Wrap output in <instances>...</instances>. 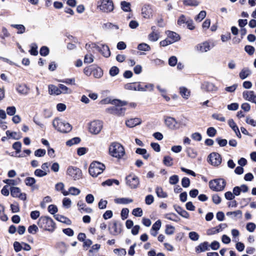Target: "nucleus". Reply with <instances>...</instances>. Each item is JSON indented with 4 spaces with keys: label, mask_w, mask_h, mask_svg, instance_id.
<instances>
[{
    "label": "nucleus",
    "mask_w": 256,
    "mask_h": 256,
    "mask_svg": "<svg viewBox=\"0 0 256 256\" xmlns=\"http://www.w3.org/2000/svg\"><path fill=\"white\" fill-rule=\"evenodd\" d=\"M183 4L186 6H196L199 4L196 0H183Z\"/></svg>",
    "instance_id": "obj_33"
},
{
    "label": "nucleus",
    "mask_w": 256,
    "mask_h": 256,
    "mask_svg": "<svg viewBox=\"0 0 256 256\" xmlns=\"http://www.w3.org/2000/svg\"><path fill=\"white\" fill-rule=\"evenodd\" d=\"M156 192L158 198H166L168 196L167 194L164 192L160 187H158L156 188Z\"/></svg>",
    "instance_id": "obj_31"
},
{
    "label": "nucleus",
    "mask_w": 256,
    "mask_h": 256,
    "mask_svg": "<svg viewBox=\"0 0 256 256\" xmlns=\"http://www.w3.org/2000/svg\"><path fill=\"white\" fill-rule=\"evenodd\" d=\"M106 168L105 166L98 162H93L91 163L88 172L93 177H96L102 174Z\"/></svg>",
    "instance_id": "obj_5"
},
{
    "label": "nucleus",
    "mask_w": 256,
    "mask_h": 256,
    "mask_svg": "<svg viewBox=\"0 0 256 256\" xmlns=\"http://www.w3.org/2000/svg\"><path fill=\"white\" fill-rule=\"evenodd\" d=\"M159 38V34L154 31L150 32L148 36V40L152 42L157 41L158 40Z\"/></svg>",
    "instance_id": "obj_34"
},
{
    "label": "nucleus",
    "mask_w": 256,
    "mask_h": 256,
    "mask_svg": "<svg viewBox=\"0 0 256 256\" xmlns=\"http://www.w3.org/2000/svg\"><path fill=\"white\" fill-rule=\"evenodd\" d=\"M40 53L42 56H46L49 54V49L48 47L43 46L41 48Z\"/></svg>",
    "instance_id": "obj_60"
},
{
    "label": "nucleus",
    "mask_w": 256,
    "mask_h": 256,
    "mask_svg": "<svg viewBox=\"0 0 256 256\" xmlns=\"http://www.w3.org/2000/svg\"><path fill=\"white\" fill-rule=\"evenodd\" d=\"M119 68L117 66H113L110 70V74L112 76H114L119 73Z\"/></svg>",
    "instance_id": "obj_51"
},
{
    "label": "nucleus",
    "mask_w": 256,
    "mask_h": 256,
    "mask_svg": "<svg viewBox=\"0 0 256 256\" xmlns=\"http://www.w3.org/2000/svg\"><path fill=\"white\" fill-rule=\"evenodd\" d=\"M22 144L20 142H15L12 144V148L16 150V152L19 153L21 150Z\"/></svg>",
    "instance_id": "obj_58"
},
{
    "label": "nucleus",
    "mask_w": 256,
    "mask_h": 256,
    "mask_svg": "<svg viewBox=\"0 0 256 256\" xmlns=\"http://www.w3.org/2000/svg\"><path fill=\"white\" fill-rule=\"evenodd\" d=\"M142 120L138 118H131L126 121V124L129 128H134L141 124Z\"/></svg>",
    "instance_id": "obj_20"
},
{
    "label": "nucleus",
    "mask_w": 256,
    "mask_h": 256,
    "mask_svg": "<svg viewBox=\"0 0 256 256\" xmlns=\"http://www.w3.org/2000/svg\"><path fill=\"white\" fill-rule=\"evenodd\" d=\"M58 86L60 88V92H61V94H71L72 92L70 88L62 84H60Z\"/></svg>",
    "instance_id": "obj_38"
},
{
    "label": "nucleus",
    "mask_w": 256,
    "mask_h": 256,
    "mask_svg": "<svg viewBox=\"0 0 256 256\" xmlns=\"http://www.w3.org/2000/svg\"><path fill=\"white\" fill-rule=\"evenodd\" d=\"M48 92L50 94L59 95L61 94L60 88H58L54 85H50L48 86Z\"/></svg>",
    "instance_id": "obj_29"
},
{
    "label": "nucleus",
    "mask_w": 256,
    "mask_h": 256,
    "mask_svg": "<svg viewBox=\"0 0 256 256\" xmlns=\"http://www.w3.org/2000/svg\"><path fill=\"white\" fill-rule=\"evenodd\" d=\"M34 175L38 177H43L47 175V172L42 170V169H36L34 171Z\"/></svg>",
    "instance_id": "obj_52"
},
{
    "label": "nucleus",
    "mask_w": 256,
    "mask_h": 256,
    "mask_svg": "<svg viewBox=\"0 0 256 256\" xmlns=\"http://www.w3.org/2000/svg\"><path fill=\"white\" fill-rule=\"evenodd\" d=\"M204 88L208 92H216L218 90V88L214 84L210 82H206L203 84Z\"/></svg>",
    "instance_id": "obj_26"
},
{
    "label": "nucleus",
    "mask_w": 256,
    "mask_h": 256,
    "mask_svg": "<svg viewBox=\"0 0 256 256\" xmlns=\"http://www.w3.org/2000/svg\"><path fill=\"white\" fill-rule=\"evenodd\" d=\"M216 134V130L213 127H210L208 128L206 134L210 137H214Z\"/></svg>",
    "instance_id": "obj_53"
},
{
    "label": "nucleus",
    "mask_w": 256,
    "mask_h": 256,
    "mask_svg": "<svg viewBox=\"0 0 256 256\" xmlns=\"http://www.w3.org/2000/svg\"><path fill=\"white\" fill-rule=\"evenodd\" d=\"M165 218L169 220H173L174 222H178L180 220V219L178 218V216H176V214L172 213L166 214Z\"/></svg>",
    "instance_id": "obj_48"
},
{
    "label": "nucleus",
    "mask_w": 256,
    "mask_h": 256,
    "mask_svg": "<svg viewBox=\"0 0 256 256\" xmlns=\"http://www.w3.org/2000/svg\"><path fill=\"white\" fill-rule=\"evenodd\" d=\"M210 245L208 242H204L200 243L198 246L196 247V252L197 253H200L202 252H204L206 250H210Z\"/></svg>",
    "instance_id": "obj_19"
},
{
    "label": "nucleus",
    "mask_w": 256,
    "mask_h": 256,
    "mask_svg": "<svg viewBox=\"0 0 256 256\" xmlns=\"http://www.w3.org/2000/svg\"><path fill=\"white\" fill-rule=\"evenodd\" d=\"M80 193V190L76 187L71 186L69 188L68 190L64 192V196H66L69 194L72 196H78Z\"/></svg>",
    "instance_id": "obj_22"
},
{
    "label": "nucleus",
    "mask_w": 256,
    "mask_h": 256,
    "mask_svg": "<svg viewBox=\"0 0 256 256\" xmlns=\"http://www.w3.org/2000/svg\"><path fill=\"white\" fill-rule=\"evenodd\" d=\"M174 227L171 225H166L165 230V233L168 235H172L174 234Z\"/></svg>",
    "instance_id": "obj_50"
},
{
    "label": "nucleus",
    "mask_w": 256,
    "mask_h": 256,
    "mask_svg": "<svg viewBox=\"0 0 256 256\" xmlns=\"http://www.w3.org/2000/svg\"><path fill=\"white\" fill-rule=\"evenodd\" d=\"M136 152L142 155L143 158L146 160H147L150 157V154H147V151L144 148H138L136 150Z\"/></svg>",
    "instance_id": "obj_32"
},
{
    "label": "nucleus",
    "mask_w": 256,
    "mask_h": 256,
    "mask_svg": "<svg viewBox=\"0 0 256 256\" xmlns=\"http://www.w3.org/2000/svg\"><path fill=\"white\" fill-rule=\"evenodd\" d=\"M94 56L92 54H87L84 56V62L90 64L93 62Z\"/></svg>",
    "instance_id": "obj_59"
},
{
    "label": "nucleus",
    "mask_w": 256,
    "mask_h": 256,
    "mask_svg": "<svg viewBox=\"0 0 256 256\" xmlns=\"http://www.w3.org/2000/svg\"><path fill=\"white\" fill-rule=\"evenodd\" d=\"M46 153V151L44 149H38L34 152V155L36 156H44Z\"/></svg>",
    "instance_id": "obj_63"
},
{
    "label": "nucleus",
    "mask_w": 256,
    "mask_h": 256,
    "mask_svg": "<svg viewBox=\"0 0 256 256\" xmlns=\"http://www.w3.org/2000/svg\"><path fill=\"white\" fill-rule=\"evenodd\" d=\"M38 224L40 228L50 232H52L55 228L53 220L46 216H41L38 220Z\"/></svg>",
    "instance_id": "obj_4"
},
{
    "label": "nucleus",
    "mask_w": 256,
    "mask_h": 256,
    "mask_svg": "<svg viewBox=\"0 0 256 256\" xmlns=\"http://www.w3.org/2000/svg\"><path fill=\"white\" fill-rule=\"evenodd\" d=\"M6 134L8 136L15 140H18L20 138V136L16 132H11L10 130H7L6 132Z\"/></svg>",
    "instance_id": "obj_47"
},
{
    "label": "nucleus",
    "mask_w": 256,
    "mask_h": 256,
    "mask_svg": "<svg viewBox=\"0 0 256 256\" xmlns=\"http://www.w3.org/2000/svg\"><path fill=\"white\" fill-rule=\"evenodd\" d=\"M66 174L74 180H80L82 177V170L79 168L72 166L67 168Z\"/></svg>",
    "instance_id": "obj_9"
},
{
    "label": "nucleus",
    "mask_w": 256,
    "mask_h": 256,
    "mask_svg": "<svg viewBox=\"0 0 256 256\" xmlns=\"http://www.w3.org/2000/svg\"><path fill=\"white\" fill-rule=\"evenodd\" d=\"M54 218L58 221L62 223L66 224H70L71 221L68 218L60 214L55 215Z\"/></svg>",
    "instance_id": "obj_27"
},
{
    "label": "nucleus",
    "mask_w": 256,
    "mask_h": 256,
    "mask_svg": "<svg viewBox=\"0 0 256 256\" xmlns=\"http://www.w3.org/2000/svg\"><path fill=\"white\" fill-rule=\"evenodd\" d=\"M110 154L113 157L121 158L125 154L124 149L120 144L112 142L109 147Z\"/></svg>",
    "instance_id": "obj_2"
},
{
    "label": "nucleus",
    "mask_w": 256,
    "mask_h": 256,
    "mask_svg": "<svg viewBox=\"0 0 256 256\" xmlns=\"http://www.w3.org/2000/svg\"><path fill=\"white\" fill-rule=\"evenodd\" d=\"M180 92L182 96L185 99H188L190 96V91L185 87H180Z\"/></svg>",
    "instance_id": "obj_30"
},
{
    "label": "nucleus",
    "mask_w": 256,
    "mask_h": 256,
    "mask_svg": "<svg viewBox=\"0 0 256 256\" xmlns=\"http://www.w3.org/2000/svg\"><path fill=\"white\" fill-rule=\"evenodd\" d=\"M52 125L58 131L63 133L68 132L72 129L70 124L59 118H56L54 120Z\"/></svg>",
    "instance_id": "obj_3"
},
{
    "label": "nucleus",
    "mask_w": 256,
    "mask_h": 256,
    "mask_svg": "<svg viewBox=\"0 0 256 256\" xmlns=\"http://www.w3.org/2000/svg\"><path fill=\"white\" fill-rule=\"evenodd\" d=\"M11 26L16 28L18 30V34H22L25 32L26 28L25 26L22 24H12Z\"/></svg>",
    "instance_id": "obj_35"
},
{
    "label": "nucleus",
    "mask_w": 256,
    "mask_h": 256,
    "mask_svg": "<svg viewBox=\"0 0 256 256\" xmlns=\"http://www.w3.org/2000/svg\"><path fill=\"white\" fill-rule=\"evenodd\" d=\"M108 230L110 234L117 236L122 232L121 225L116 221L114 220L109 224Z\"/></svg>",
    "instance_id": "obj_11"
},
{
    "label": "nucleus",
    "mask_w": 256,
    "mask_h": 256,
    "mask_svg": "<svg viewBox=\"0 0 256 256\" xmlns=\"http://www.w3.org/2000/svg\"><path fill=\"white\" fill-rule=\"evenodd\" d=\"M36 182V180L34 178L28 177L26 178L25 183L26 186H32Z\"/></svg>",
    "instance_id": "obj_61"
},
{
    "label": "nucleus",
    "mask_w": 256,
    "mask_h": 256,
    "mask_svg": "<svg viewBox=\"0 0 256 256\" xmlns=\"http://www.w3.org/2000/svg\"><path fill=\"white\" fill-rule=\"evenodd\" d=\"M6 114L10 116H14L16 112V108L14 106H8L6 110Z\"/></svg>",
    "instance_id": "obj_49"
},
{
    "label": "nucleus",
    "mask_w": 256,
    "mask_h": 256,
    "mask_svg": "<svg viewBox=\"0 0 256 256\" xmlns=\"http://www.w3.org/2000/svg\"><path fill=\"white\" fill-rule=\"evenodd\" d=\"M206 12L204 10H202L195 17L194 19L196 21L200 22L206 17Z\"/></svg>",
    "instance_id": "obj_45"
},
{
    "label": "nucleus",
    "mask_w": 256,
    "mask_h": 256,
    "mask_svg": "<svg viewBox=\"0 0 256 256\" xmlns=\"http://www.w3.org/2000/svg\"><path fill=\"white\" fill-rule=\"evenodd\" d=\"M179 178L177 175H173L170 178L169 182L171 184H176L178 182Z\"/></svg>",
    "instance_id": "obj_57"
},
{
    "label": "nucleus",
    "mask_w": 256,
    "mask_h": 256,
    "mask_svg": "<svg viewBox=\"0 0 256 256\" xmlns=\"http://www.w3.org/2000/svg\"><path fill=\"white\" fill-rule=\"evenodd\" d=\"M167 38L172 44L178 41L180 39V36L175 32L168 30L166 32Z\"/></svg>",
    "instance_id": "obj_18"
},
{
    "label": "nucleus",
    "mask_w": 256,
    "mask_h": 256,
    "mask_svg": "<svg viewBox=\"0 0 256 256\" xmlns=\"http://www.w3.org/2000/svg\"><path fill=\"white\" fill-rule=\"evenodd\" d=\"M17 92L22 94H26L28 90L27 87L24 85H20L16 88Z\"/></svg>",
    "instance_id": "obj_36"
},
{
    "label": "nucleus",
    "mask_w": 256,
    "mask_h": 256,
    "mask_svg": "<svg viewBox=\"0 0 256 256\" xmlns=\"http://www.w3.org/2000/svg\"><path fill=\"white\" fill-rule=\"evenodd\" d=\"M165 124L170 128L174 129L178 128V126L176 120L172 117H167L164 120Z\"/></svg>",
    "instance_id": "obj_15"
},
{
    "label": "nucleus",
    "mask_w": 256,
    "mask_h": 256,
    "mask_svg": "<svg viewBox=\"0 0 256 256\" xmlns=\"http://www.w3.org/2000/svg\"><path fill=\"white\" fill-rule=\"evenodd\" d=\"M196 48V50L200 52H206L210 50V46L208 42H205L198 44Z\"/></svg>",
    "instance_id": "obj_17"
},
{
    "label": "nucleus",
    "mask_w": 256,
    "mask_h": 256,
    "mask_svg": "<svg viewBox=\"0 0 256 256\" xmlns=\"http://www.w3.org/2000/svg\"><path fill=\"white\" fill-rule=\"evenodd\" d=\"M114 202L118 204H126L133 202V200L127 198H117L114 200Z\"/></svg>",
    "instance_id": "obj_25"
},
{
    "label": "nucleus",
    "mask_w": 256,
    "mask_h": 256,
    "mask_svg": "<svg viewBox=\"0 0 256 256\" xmlns=\"http://www.w3.org/2000/svg\"><path fill=\"white\" fill-rule=\"evenodd\" d=\"M209 161L211 164L214 166H218L222 162V158L220 155L216 152H212L209 156Z\"/></svg>",
    "instance_id": "obj_13"
},
{
    "label": "nucleus",
    "mask_w": 256,
    "mask_h": 256,
    "mask_svg": "<svg viewBox=\"0 0 256 256\" xmlns=\"http://www.w3.org/2000/svg\"><path fill=\"white\" fill-rule=\"evenodd\" d=\"M221 232L220 228H212L208 229L206 231V234L208 236L212 235Z\"/></svg>",
    "instance_id": "obj_54"
},
{
    "label": "nucleus",
    "mask_w": 256,
    "mask_h": 256,
    "mask_svg": "<svg viewBox=\"0 0 256 256\" xmlns=\"http://www.w3.org/2000/svg\"><path fill=\"white\" fill-rule=\"evenodd\" d=\"M252 74L251 70L248 68H244L239 74L240 78L244 80Z\"/></svg>",
    "instance_id": "obj_23"
},
{
    "label": "nucleus",
    "mask_w": 256,
    "mask_h": 256,
    "mask_svg": "<svg viewBox=\"0 0 256 256\" xmlns=\"http://www.w3.org/2000/svg\"><path fill=\"white\" fill-rule=\"evenodd\" d=\"M102 54L105 57L108 58L110 56V52L108 46L106 45L101 44L100 46V51Z\"/></svg>",
    "instance_id": "obj_24"
},
{
    "label": "nucleus",
    "mask_w": 256,
    "mask_h": 256,
    "mask_svg": "<svg viewBox=\"0 0 256 256\" xmlns=\"http://www.w3.org/2000/svg\"><path fill=\"white\" fill-rule=\"evenodd\" d=\"M111 103L114 105L106 108V111L110 114L121 116L124 114L126 109L122 108L126 104V102L120 101L118 100H113Z\"/></svg>",
    "instance_id": "obj_1"
},
{
    "label": "nucleus",
    "mask_w": 256,
    "mask_h": 256,
    "mask_svg": "<svg viewBox=\"0 0 256 256\" xmlns=\"http://www.w3.org/2000/svg\"><path fill=\"white\" fill-rule=\"evenodd\" d=\"M0 218L4 222L8 220L7 216L4 214V208L2 204H0Z\"/></svg>",
    "instance_id": "obj_39"
},
{
    "label": "nucleus",
    "mask_w": 256,
    "mask_h": 256,
    "mask_svg": "<svg viewBox=\"0 0 256 256\" xmlns=\"http://www.w3.org/2000/svg\"><path fill=\"white\" fill-rule=\"evenodd\" d=\"M188 237L191 240L193 241H196L198 240L200 236L195 232H191L188 234Z\"/></svg>",
    "instance_id": "obj_44"
},
{
    "label": "nucleus",
    "mask_w": 256,
    "mask_h": 256,
    "mask_svg": "<svg viewBox=\"0 0 256 256\" xmlns=\"http://www.w3.org/2000/svg\"><path fill=\"white\" fill-rule=\"evenodd\" d=\"M210 188L215 192H220L224 188L226 182L223 178H217L209 182Z\"/></svg>",
    "instance_id": "obj_6"
},
{
    "label": "nucleus",
    "mask_w": 256,
    "mask_h": 256,
    "mask_svg": "<svg viewBox=\"0 0 256 256\" xmlns=\"http://www.w3.org/2000/svg\"><path fill=\"white\" fill-rule=\"evenodd\" d=\"M10 194L12 197L18 198L23 200H26V194L21 192L20 188L18 187L13 186L10 188Z\"/></svg>",
    "instance_id": "obj_14"
},
{
    "label": "nucleus",
    "mask_w": 256,
    "mask_h": 256,
    "mask_svg": "<svg viewBox=\"0 0 256 256\" xmlns=\"http://www.w3.org/2000/svg\"><path fill=\"white\" fill-rule=\"evenodd\" d=\"M161 225V221L160 220H156L155 222V223L152 225V229L153 230H155V231H158L160 229Z\"/></svg>",
    "instance_id": "obj_64"
},
{
    "label": "nucleus",
    "mask_w": 256,
    "mask_h": 256,
    "mask_svg": "<svg viewBox=\"0 0 256 256\" xmlns=\"http://www.w3.org/2000/svg\"><path fill=\"white\" fill-rule=\"evenodd\" d=\"M80 142V139L78 137H76L71 140H68L66 142V145L68 146H72L74 144H78Z\"/></svg>",
    "instance_id": "obj_40"
},
{
    "label": "nucleus",
    "mask_w": 256,
    "mask_h": 256,
    "mask_svg": "<svg viewBox=\"0 0 256 256\" xmlns=\"http://www.w3.org/2000/svg\"><path fill=\"white\" fill-rule=\"evenodd\" d=\"M132 214L136 216L140 217L142 215V210L140 208H136L133 210Z\"/></svg>",
    "instance_id": "obj_55"
},
{
    "label": "nucleus",
    "mask_w": 256,
    "mask_h": 256,
    "mask_svg": "<svg viewBox=\"0 0 256 256\" xmlns=\"http://www.w3.org/2000/svg\"><path fill=\"white\" fill-rule=\"evenodd\" d=\"M98 8L104 12H110L113 10L114 6L112 0H100L98 2Z\"/></svg>",
    "instance_id": "obj_8"
},
{
    "label": "nucleus",
    "mask_w": 256,
    "mask_h": 256,
    "mask_svg": "<svg viewBox=\"0 0 256 256\" xmlns=\"http://www.w3.org/2000/svg\"><path fill=\"white\" fill-rule=\"evenodd\" d=\"M126 183L131 188H136L140 184L139 179L134 174H130L126 178Z\"/></svg>",
    "instance_id": "obj_10"
},
{
    "label": "nucleus",
    "mask_w": 256,
    "mask_h": 256,
    "mask_svg": "<svg viewBox=\"0 0 256 256\" xmlns=\"http://www.w3.org/2000/svg\"><path fill=\"white\" fill-rule=\"evenodd\" d=\"M228 124L229 126L232 129V130L236 134L238 138H240L242 136L239 130V129L234 122L232 119H230L228 121Z\"/></svg>",
    "instance_id": "obj_21"
},
{
    "label": "nucleus",
    "mask_w": 256,
    "mask_h": 256,
    "mask_svg": "<svg viewBox=\"0 0 256 256\" xmlns=\"http://www.w3.org/2000/svg\"><path fill=\"white\" fill-rule=\"evenodd\" d=\"M188 18H186L184 14L180 15L178 20V24L181 26L182 24H186Z\"/></svg>",
    "instance_id": "obj_46"
},
{
    "label": "nucleus",
    "mask_w": 256,
    "mask_h": 256,
    "mask_svg": "<svg viewBox=\"0 0 256 256\" xmlns=\"http://www.w3.org/2000/svg\"><path fill=\"white\" fill-rule=\"evenodd\" d=\"M121 7L124 12H130V4L126 1L121 2Z\"/></svg>",
    "instance_id": "obj_41"
},
{
    "label": "nucleus",
    "mask_w": 256,
    "mask_h": 256,
    "mask_svg": "<svg viewBox=\"0 0 256 256\" xmlns=\"http://www.w3.org/2000/svg\"><path fill=\"white\" fill-rule=\"evenodd\" d=\"M256 228V225L253 222H248L246 224V229L248 232H252Z\"/></svg>",
    "instance_id": "obj_56"
},
{
    "label": "nucleus",
    "mask_w": 256,
    "mask_h": 256,
    "mask_svg": "<svg viewBox=\"0 0 256 256\" xmlns=\"http://www.w3.org/2000/svg\"><path fill=\"white\" fill-rule=\"evenodd\" d=\"M152 7L149 4L144 5L142 8V15L144 18H152L154 14Z\"/></svg>",
    "instance_id": "obj_12"
},
{
    "label": "nucleus",
    "mask_w": 256,
    "mask_h": 256,
    "mask_svg": "<svg viewBox=\"0 0 256 256\" xmlns=\"http://www.w3.org/2000/svg\"><path fill=\"white\" fill-rule=\"evenodd\" d=\"M103 127L102 122L99 120H94L88 124L89 132L92 134H98L102 130Z\"/></svg>",
    "instance_id": "obj_7"
},
{
    "label": "nucleus",
    "mask_w": 256,
    "mask_h": 256,
    "mask_svg": "<svg viewBox=\"0 0 256 256\" xmlns=\"http://www.w3.org/2000/svg\"><path fill=\"white\" fill-rule=\"evenodd\" d=\"M173 159L170 156H168L164 157L163 162L164 164L168 166H172L173 164Z\"/></svg>",
    "instance_id": "obj_42"
},
{
    "label": "nucleus",
    "mask_w": 256,
    "mask_h": 256,
    "mask_svg": "<svg viewBox=\"0 0 256 256\" xmlns=\"http://www.w3.org/2000/svg\"><path fill=\"white\" fill-rule=\"evenodd\" d=\"M138 49L140 50L148 51L150 50V48L149 45L145 43L139 44L138 46Z\"/></svg>",
    "instance_id": "obj_43"
},
{
    "label": "nucleus",
    "mask_w": 256,
    "mask_h": 256,
    "mask_svg": "<svg viewBox=\"0 0 256 256\" xmlns=\"http://www.w3.org/2000/svg\"><path fill=\"white\" fill-rule=\"evenodd\" d=\"M242 97L246 100L252 102L256 98V94L253 90H245L242 92Z\"/></svg>",
    "instance_id": "obj_16"
},
{
    "label": "nucleus",
    "mask_w": 256,
    "mask_h": 256,
    "mask_svg": "<svg viewBox=\"0 0 256 256\" xmlns=\"http://www.w3.org/2000/svg\"><path fill=\"white\" fill-rule=\"evenodd\" d=\"M55 190L58 192H61L64 195V192H66L64 190V184L63 182H60L55 185Z\"/></svg>",
    "instance_id": "obj_37"
},
{
    "label": "nucleus",
    "mask_w": 256,
    "mask_h": 256,
    "mask_svg": "<svg viewBox=\"0 0 256 256\" xmlns=\"http://www.w3.org/2000/svg\"><path fill=\"white\" fill-rule=\"evenodd\" d=\"M175 210L183 218H188L190 216L189 214L186 210H183L181 207L179 206H176Z\"/></svg>",
    "instance_id": "obj_28"
},
{
    "label": "nucleus",
    "mask_w": 256,
    "mask_h": 256,
    "mask_svg": "<svg viewBox=\"0 0 256 256\" xmlns=\"http://www.w3.org/2000/svg\"><path fill=\"white\" fill-rule=\"evenodd\" d=\"M72 202L71 200L68 198H64L62 200V205L66 207V208H70L71 206Z\"/></svg>",
    "instance_id": "obj_62"
}]
</instances>
